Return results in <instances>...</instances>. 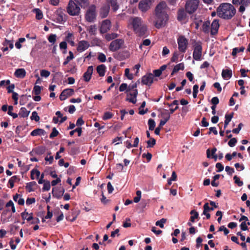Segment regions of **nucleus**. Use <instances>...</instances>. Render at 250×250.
<instances>
[{
	"mask_svg": "<svg viewBox=\"0 0 250 250\" xmlns=\"http://www.w3.org/2000/svg\"><path fill=\"white\" fill-rule=\"evenodd\" d=\"M166 8L167 4L165 1L160 2L155 8V26L157 28L164 26L168 20Z\"/></svg>",
	"mask_w": 250,
	"mask_h": 250,
	"instance_id": "f257e3e1",
	"label": "nucleus"
},
{
	"mask_svg": "<svg viewBox=\"0 0 250 250\" xmlns=\"http://www.w3.org/2000/svg\"><path fill=\"white\" fill-rule=\"evenodd\" d=\"M217 15L223 19H231L236 13L234 7L231 4L224 3L220 5L217 10Z\"/></svg>",
	"mask_w": 250,
	"mask_h": 250,
	"instance_id": "f03ea898",
	"label": "nucleus"
},
{
	"mask_svg": "<svg viewBox=\"0 0 250 250\" xmlns=\"http://www.w3.org/2000/svg\"><path fill=\"white\" fill-rule=\"evenodd\" d=\"M68 14L72 16H78L80 13L79 6L73 0H70L66 7Z\"/></svg>",
	"mask_w": 250,
	"mask_h": 250,
	"instance_id": "7ed1b4c3",
	"label": "nucleus"
},
{
	"mask_svg": "<svg viewBox=\"0 0 250 250\" xmlns=\"http://www.w3.org/2000/svg\"><path fill=\"white\" fill-rule=\"evenodd\" d=\"M96 8L95 5L93 4L89 7L85 15V19L87 21L92 22L96 19Z\"/></svg>",
	"mask_w": 250,
	"mask_h": 250,
	"instance_id": "20e7f679",
	"label": "nucleus"
},
{
	"mask_svg": "<svg viewBox=\"0 0 250 250\" xmlns=\"http://www.w3.org/2000/svg\"><path fill=\"white\" fill-rule=\"evenodd\" d=\"M178 49L181 53H185L188 45V40L183 35H180L177 39Z\"/></svg>",
	"mask_w": 250,
	"mask_h": 250,
	"instance_id": "39448f33",
	"label": "nucleus"
},
{
	"mask_svg": "<svg viewBox=\"0 0 250 250\" xmlns=\"http://www.w3.org/2000/svg\"><path fill=\"white\" fill-rule=\"evenodd\" d=\"M199 5L198 0H190L187 1L185 9L187 13H193L197 9Z\"/></svg>",
	"mask_w": 250,
	"mask_h": 250,
	"instance_id": "423d86ee",
	"label": "nucleus"
},
{
	"mask_svg": "<svg viewBox=\"0 0 250 250\" xmlns=\"http://www.w3.org/2000/svg\"><path fill=\"white\" fill-rule=\"evenodd\" d=\"M202 55V46L200 42H196L194 45V50L193 52V58L196 61L201 60Z\"/></svg>",
	"mask_w": 250,
	"mask_h": 250,
	"instance_id": "0eeeda50",
	"label": "nucleus"
},
{
	"mask_svg": "<svg viewBox=\"0 0 250 250\" xmlns=\"http://www.w3.org/2000/svg\"><path fill=\"white\" fill-rule=\"evenodd\" d=\"M124 43L123 39H116L112 41L110 44L109 48L112 52H115L120 49Z\"/></svg>",
	"mask_w": 250,
	"mask_h": 250,
	"instance_id": "6e6552de",
	"label": "nucleus"
},
{
	"mask_svg": "<svg viewBox=\"0 0 250 250\" xmlns=\"http://www.w3.org/2000/svg\"><path fill=\"white\" fill-rule=\"evenodd\" d=\"M64 188L62 187L53 188L52 189V195L58 199H61L64 193Z\"/></svg>",
	"mask_w": 250,
	"mask_h": 250,
	"instance_id": "1a4fd4ad",
	"label": "nucleus"
},
{
	"mask_svg": "<svg viewBox=\"0 0 250 250\" xmlns=\"http://www.w3.org/2000/svg\"><path fill=\"white\" fill-rule=\"evenodd\" d=\"M152 0H142L139 3V9L142 12H146L151 7Z\"/></svg>",
	"mask_w": 250,
	"mask_h": 250,
	"instance_id": "9d476101",
	"label": "nucleus"
},
{
	"mask_svg": "<svg viewBox=\"0 0 250 250\" xmlns=\"http://www.w3.org/2000/svg\"><path fill=\"white\" fill-rule=\"evenodd\" d=\"M154 75L151 73H147L142 78V83L143 84L150 86L153 82Z\"/></svg>",
	"mask_w": 250,
	"mask_h": 250,
	"instance_id": "9b49d317",
	"label": "nucleus"
},
{
	"mask_svg": "<svg viewBox=\"0 0 250 250\" xmlns=\"http://www.w3.org/2000/svg\"><path fill=\"white\" fill-rule=\"evenodd\" d=\"M111 26V21L109 20H105L102 22L100 31L102 34L107 33L110 29Z\"/></svg>",
	"mask_w": 250,
	"mask_h": 250,
	"instance_id": "f8f14e48",
	"label": "nucleus"
},
{
	"mask_svg": "<svg viewBox=\"0 0 250 250\" xmlns=\"http://www.w3.org/2000/svg\"><path fill=\"white\" fill-rule=\"evenodd\" d=\"M219 27L220 24L219 23V21L214 20L210 25V35L212 36L217 34Z\"/></svg>",
	"mask_w": 250,
	"mask_h": 250,
	"instance_id": "ddd939ff",
	"label": "nucleus"
},
{
	"mask_svg": "<svg viewBox=\"0 0 250 250\" xmlns=\"http://www.w3.org/2000/svg\"><path fill=\"white\" fill-rule=\"evenodd\" d=\"M74 91L72 88H66L64 89L60 95V99L61 101H64L68 97L72 96Z\"/></svg>",
	"mask_w": 250,
	"mask_h": 250,
	"instance_id": "4468645a",
	"label": "nucleus"
},
{
	"mask_svg": "<svg viewBox=\"0 0 250 250\" xmlns=\"http://www.w3.org/2000/svg\"><path fill=\"white\" fill-rule=\"evenodd\" d=\"M134 32L140 37H146L148 35L147 34V26L144 24L137 29L136 30H135Z\"/></svg>",
	"mask_w": 250,
	"mask_h": 250,
	"instance_id": "2eb2a0df",
	"label": "nucleus"
},
{
	"mask_svg": "<svg viewBox=\"0 0 250 250\" xmlns=\"http://www.w3.org/2000/svg\"><path fill=\"white\" fill-rule=\"evenodd\" d=\"M89 47V44L88 42L86 41H81L78 43L77 50L79 52H82L85 51Z\"/></svg>",
	"mask_w": 250,
	"mask_h": 250,
	"instance_id": "dca6fc26",
	"label": "nucleus"
},
{
	"mask_svg": "<svg viewBox=\"0 0 250 250\" xmlns=\"http://www.w3.org/2000/svg\"><path fill=\"white\" fill-rule=\"evenodd\" d=\"M110 9L109 5L108 4L104 5L100 10V16L101 18H106L109 13Z\"/></svg>",
	"mask_w": 250,
	"mask_h": 250,
	"instance_id": "f3484780",
	"label": "nucleus"
},
{
	"mask_svg": "<svg viewBox=\"0 0 250 250\" xmlns=\"http://www.w3.org/2000/svg\"><path fill=\"white\" fill-rule=\"evenodd\" d=\"M131 24L132 25L133 30L134 31L144 24L142 23L141 18L139 17H135L132 20Z\"/></svg>",
	"mask_w": 250,
	"mask_h": 250,
	"instance_id": "a211bd4d",
	"label": "nucleus"
},
{
	"mask_svg": "<svg viewBox=\"0 0 250 250\" xmlns=\"http://www.w3.org/2000/svg\"><path fill=\"white\" fill-rule=\"evenodd\" d=\"M93 72V66L91 65L88 66L86 72L84 73L83 75V79L85 82H88L90 80Z\"/></svg>",
	"mask_w": 250,
	"mask_h": 250,
	"instance_id": "6ab92c4d",
	"label": "nucleus"
},
{
	"mask_svg": "<svg viewBox=\"0 0 250 250\" xmlns=\"http://www.w3.org/2000/svg\"><path fill=\"white\" fill-rule=\"evenodd\" d=\"M232 73L231 69H223L222 72V76L225 80L229 79L232 77Z\"/></svg>",
	"mask_w": 250,
	"mask_h": 250,
	"instance_id": "aec40b11",
	"label": "nucleus"
},
{
	"mask_svg": "<svg viewBox=\"0 0 250 250\" xmlns=\"http://www.w3.org/2000/svg\"><path fill=\"white\" fill-rule=\"evenodd\" d=\"M162 116L164 119L161 120L160 121L159 124V126L160 127H163L166 124V123L169 120L170 117V114H168V113H162Z\"/></svg>",
	"mask_w": 250,
	"mask_h": 250,
	"instance_id": "412c9836",
	"label": "nucleus"
},
{
	"mask_svg": "<svg viewBox=\"0 0 250 250\" xmlns=\"http://www.w3.org/2000/svg\"><path fill=\"white\" fill-rule=\"evenodd\" d=\"M26 74L25 70L23 68H19L17 69L14 75L17 78H23Z\"/></svg>",
	"mask_w": 250,
	"mask_h": 250,
	"instance_id": "4be33fe9",
	"label": "nucleus"
},
{
	"mask_svg": "<svg viewBox=\"0 0 250 250\" xmlns=\"http://www.w3.org/2000/svg\"><path fill=\"white\" fill-rule=\"evenodd\" d=\"M187 15L183 9H180L177 12V20L179 21H182L185 20Z\"/></svg>",
	"mask_w": 250,
	"mask_h": 250,
	"instance_id": "5701e85b",
	"label": "nucleus"
},
{
	"mask_svg": "<svg viewBox=\"0 0 250 250\" xmlns=\"http://www.w3.org/2000/svg\"><path fill=\"white\" fill-rule=\"evenodd\" d=\"M20 180L18 176L15 175L11 177L8 181V184H9V188H12L14 186V183L19 182Z\"/></svg>",
	"mask_w": 250,
	"mask_h": 250,
	"instance_id": "b1692460",
	"label": "nucleus"
},
{
	"mask_svg": "<svg viewBox=\"0 0 250 250\" xmlns=\"http://www.w3.org/2000/svg\"><path fill=\"white\" fill-rule=\"evenodd\" d=\"M106 67L104 64H101L97 67V71L100 77L104 76Z\"/></svg>",
	"mask_w": 250,
	"mask_h": 250,
	"instance_id": "393cba45",
	"label": "nucleus"
},
{
	"mask_svg": "<svg viewBox=\"0 0 250 250\" xmlns=\"http://www.w3.org/2000/svg\"><path fill=\"white\" fill-rule=\"evenodd\" d=\"M184 64L183 63H180L174 66L172 71L171 73V76H173L175 73L178 72L180 70H184Z\"/></svg>",
	"mask_w": 250,
	"mask_h": 250,
	"instance_id": "a878e982",
	"label": "nucleus"
},
{
	"mask_svg": "<svg viewBox=\"0 0 250 250\" xmlns=\"http://www.w3.org/2000/svg\"><path fill=\"white\" fill-rule=\"evenodd\" d=\"M210 23L209 21L204 22L202 25V31L206 34L209 32Z\"/></svg>",
	"mask_w": 250,
	"mask_h": 250,
	"instance_id": "bb28decb",
	"label": "nucleus"
},
{
	"mask_svg": "<svg viewBox=\"0 0 250 250\" xmlns=\"http://www.w3.org/2000/svg\"><path fill=\"white\" fill-rule=\"evenodd\" d=\"M190 214L192 215L190 217L189 221L192 223L195 222V219L199 218L198 212L194 209L191 210Z\"/></svg>",
	"mask_w": 250,
	"mask_h": 250,
	"instance_id": "cd10ccee",
	"label": "nucleus"
},
{
	"mask_svg": "<svg viewBox=\"0 0 250 250\" xmlns=\"http://www.w3.org/2000/svg\"><path fill=\"white\" fill-rule=\"evenodd\" d=\"M45 131L41 128H37L32 131V136L44 135Z\"/></svg>",
	"mask_w": 250,
	"mask_h": 250,
	"instance_id": "c85d7f7f",
	"label": "nucleus"
},
{
	"mask_svg": "<svg viewBox=\"0 0 250 250\" xmlns=\"http://www.w3.org/2000/svg\"><path fill=\"white\" fill-rule=\"evenodd\" d=\"M30 111L27 110L25 107H21L20 109L19 115L21 117H26L28 116Z\"/></svg>",
	"mask_w": 250,
	"mask_h": 250,
	"instance_id": "c756f323",
	"label": "nucleus"
},
{
	"mask_svg": "<svg viewBox=\"0 0 250 250\" xmlns=\"http://www.w3.org/2000/svg\"><path fill=\"white\" fill-rule=\"evenodd\" d=\"M33 12L36 14V19L40 20L42 19L43 14L42 11L39 8H35L33 9Z\"/></svg>",
	"mask_w": 250,
	"mask_h": 250,
	"instance_id": "7c9ffc66",
	"label": "nucleus"
},
{
	"mask_svg": "<svg viewBox=\"0 0 250 250\" xmlns=\"http://www.w3.org/2000/svg\"><path fill=\"white\" fill-rule=\"evenodd\" d=\"M21 216L23 220H26L28 221L31 220V213L27 212L26 209H25L24 211L21 213Z\"/></svg>",
	"mask_w": 250,
	"mask_h": 250,
	"instance_id": "2f4dec72",
	"label": "nucleus"
},
{
	"mask_svg": "<svg viewBox=\"0 0 250 250\" xmlns=\"http://www.w3.org/2000/svg\"><path fill=\"white\" fill-rule=\"evenodd\" d=\"M118 37V34L115 33H108L105 35V39L108 41H110L111 40H114Z\"/></svg>",
	"mask_w": 250,
	"mask_h": 250,
	"instance_id": "473e14b6",
	"label": "nucleus"
},
{
	"mask_svg": "<svg viewBox=\"0 0 250 250\" xmlns=\"http://www.w3.org/2000/svg\"><path fill=\"white\" fill-rule=\"evenodd\" d=\"M107 1L111 4L114 11H116L118 9L119 5L117 4V0H107Z\"/></svg>",
	"mask_w": 250,
	"mask_h": 250,
	"instance_id": "72a5a7b5",
	"label": "nucleus"
},
{
	"mask_svg": "<svg viewBox=\"0 0 250 250\" xmlns=\"http://www.w3.org/2000/svg\"><path fill=\"white\" fill-rule=\"evenodd\" d=\"M232 3L234 5H241L244 3V5H249L250 3V0H232Z\"/></svg>",
	"mask_w": 250,
	"mask_h": 250,
	"instance_id": "f704fd0d",
	"label": "nucleus"
},
{
	"mask_svg": "<svg viewBox=\"0 0 250 250\" xmlns=\"http://www.w3.org/2000/svg\"><path fill=\"white\" fill-rule=\"evenodd\" d=\"M13 200L15 202H18V203L20 205H23L24 204V200L23 198H19V195L16 194L13 196Z\"/></svg>",
	"mask_w": 250,
	"mask_h": 250,
	"instance_id": "c9c22d12",
	"label": "nucleus"
},
{
	"mask_svg": "<svg viewBox=\"0 0 250 250\" xmlns=\"http://www.w3.org/2000/svg\"><path fill=\"white\" fill-rule=\"evenodd\" d=\"M69 55L66 57L65 60L63 62V65L67 64L68 63L74 58L73 53L71 51H69Z\"/></svg>",
	"mask_w": 250,
	"mask_h": 250,
	"instance_id": "e433bc0d",
	"label": "nucleus"
},
{
	"mask_svg": "<svg viewBox=\"0 0 250 250\" xmlns=\"http://www.w3.org/2000/svg\"><path fill=\"white\" fill-rule=\"evenodd\" d=\"M156 143V140L153 138H150L149 140L146 141L147 148L153 147Z\"/></svg>",
	"mask_w": 250,
	"mask_h": 250,
	"instance_id": "4c0bfd02",
	"label": "nucleus"
},
{
	"mask_svg": "<svg viewBox=\"0 0 250 250\" xmlns=\"http://www.w3.org/2000/svg\"><path fill=\"white\" fill-rule=\"evenodd\" d=\"M28 97L30 96H27L26 95H22L20 98V103L21 105L25 104L28 100Z\"/></svg>",
	"mask_w": 250,
	"mask_h": 250,
	"instance_id": "58836bf2",
	"label": "nucleus"
},
{
	"mask_svg": "<svg viewBox=\"0 0 250 250\" xmlns=\"http://www.w3.org/2000/svg\"><path fill=\"white\" fill-rule=\"evenodd\" d=\"M244 50H245V47L243 46H242L240 48H237V47L234 48L232 50L231 55L233 56H235L238 53L241 52H243Z\"/></svg>",
	"mask_w": 250,
	"mask_h": 250,
	"instance_id": "ea45409f",
	"label": "nucleus"
},
{
	"mask_svg": "<svg viewBox=\"0 0 250 250\" xmlns=\"http://www.w3.org/2000/svg\"><path fill=\"white\" fill-rule=\"evenodd\" d=\"M148 125L149 129L150 130H153L156 125L155 122L153 119H149L148 121Z\"/></svg>",
	"mask_w": 250,
	"mask_h": 250,
	"instance_id": "a19ab883",
	"label": "nucleus"
},
{
	"mask_svg": "<svg viewBox=\"0 0 250 250\" xmlns=\"http://www.w3.org/2000/svg\"><path fill=\"white\" fill-rule=\"evenodd\" d=\"M113 115H114L111 112L107 111V112H104V113L102 117V119H103V120L105 121V120H107L112 118L113 117Z\"/></svg>",
	"mask_w": 250,
	"mask_h": 250,
	"instance_id": "79ce46f5",
	"label": "nucleus"
},
{
	"mask_svg": "<svg viewBox=\"0 0 250 250\" xmlns=\"http://www.w3.org/2000/svg\"><path fill=\"white\" fill-rule=\"evenodd\" d=\"M45 148L43 146H39L35 149V152L39 155L42 154L44 153Z\"/></svg>",
	"mask_w": 250,
	"mask_h": 250,
	"instance_id": "37998d69",
	"label": "nucleus"
},
{
	"mask_svg": "<svg viewBox=\"0 0 250 250\" xmlns=\"http://www.w3.org/2000/svg\"><path fill=\"white\" fill-rule=\"evenodd\" d=\"M97 27L96 25H91L89 27L88 31L91 35H95L96 34Z\"/></svg>",
	"mask_w": 250,
	"mask_h": 250,
	"instance_id": "c03bdc74",
	"label": "nucleus"
},
{
	"mask_svg": "<svg viewBox=\"0 0 250 250\" xmlns=\"http://www.w3.org/2000/svg\"><path fill=\"white\" fill-rule=\"evenodd\" d=\"M42 88V86L35 85L33 88V92L35 95H39L41 93V90Z\"/></svg>",
	"mask_w": 250,
	"mask_h": 250,
	"instance_id": "a18cd8bd",
	"label": "nucleus"
},
{
	"mask_svg": "<svg viewBox=\"0 0 250 250\" xmlns=\"http://www.w3.org/2000/svg\"><path fill=\"white\" fill-rule=\"evenodd\" d=\"M50 188V183L48 181L44 182L43 187L42 188V191H48Z\"/></svg>",
	"mask_w": 250,
	"mask_h": 250,
	"instance_id": "49530a36",
	"label": "nucleus"
},
{
	"mask_svg": "<svg viewBox=\"0 0 250 250\" xmlns=\"http://www.w3.org/2000/svg\"><path fill=\"white\" fill-rule=\"evenodd\" d=\"M77 3H79L80 5L82 7H85V6H87L88 5V1L87 0H75Z\"/></svg>",
	"mask_w": 250,
	"mask_h": 250,
	"instance_id": "de8ad7c7",
	"label": "nucleus"
},
{
	"mask_svg": "<svg viewBox=\"0 0 250 250\" xmlns=\"http://www.w3.org/2000/svg\"><path fill=\"white\" fill-rule=\"evenodd\" d=\"M234 183L237 184L239 187H241L243 185V182L240 180V178L237 176L235 175L233 177Z\"/></svg>",
	"mask_w": 250,
	"mask_h": 250,
	"instance_id": "09e8293b",
	"label": "nucleus"
},
{
	"mask_svg": "<svg viewBox=\"0 0 250 250\" xmlns=\"http://www.w3.org/2000/svg\"><path fill=\"white\" fill-rule=\"evenodd\" d=\"M166 219L162 218L156 222V225L159 226L161 228H163L164 227V224L166 222Z\"/></svg>",
	"mask_w": 250,
	"mask_h": 250,
	"instance_id": "8fccbe9b",
	"label": "nucleus"
},
{
	"mask_svg": "<svg viewBox=\"0 0 250 250\" xmlns=\"http://www.w3.org/2000/svg\"><path fill=\"white\" fill-rule=\"evenodd\" d=\"M40 74L42 77L47 78L50 75V73L48 70L42 69L41 71Z\"/></svg>",
	"mask_w": 250,
	"mask_h": 250,
	"instance_id": "3c124183",
	"label": "nucleus"
},
{
	"mask_svg": "<svg viewBox=\"0 0 250 250\" xmlns=\"http://www.w3.org/2000/svg\"><path fill=\"white\" fill-rule=\"evenodd\" d=\"M204 210L205 213L206 212H209V211H212V210H214V208L213 207H209V205H208V203H206L204 204Z\"/></svg>",
	"mask_w": 250,
	"mask_h": 250,
	"instance_id": "603ef678",
	"label": "nucleus"
},
{
	"mask_svg": "<svg viewBox=\"0 0 250 250\" xmlns=\"http://www.w3.org/2000/svg\"><path fill=\"white\" fill-rule=\"evenodd\" d=\"M11 207L12 211L13 213H15L16 212L15 208L14 207V205L12 201L10 200L6 204V207Z\"/></svg>",
	"mask_w": 250,
	"mask_h": 250,
	"instance_id": "864d4df0",
	"label": "nucleus"
},
{
	"mask_svg": "<svg viewBox=\"0 0 250 250\" xmlns=\"http://www.w3.org/2000/svg\"><path fill=\"white\" fill-rule=\"evenodd\" d=\"M234 114V112H231L229 114H226L225 115V121L229 123L231 121L232 118L233 117Z\"/></svg>",
	"mask_w": 250,
	"mask_h": 250,
	"instance_id": "5fc2aeb1",
	"label": "nucleus"
},
{
	"mask_svg": "<svg viewBox=\"0 0 250 250\" xmlns=\"http://www.w3.org/2000/svg\"><path fill=\"white\" fill-rule=\"evenodd\" d=\"M199 86L197 84H195L193 87V97L196 98L198 92Z\"/></svg>",
	"mask_w": 250,
	"mask_h": 250,
	"instance_id": "6e6d98bb",
	"label": "nucleus"
},
{
	"mask_svg": "<svg viewBox=\"0 0 250 250\" xmlns=\"http://www.w3.org/2000/svg\"><path fill=\"white\" fill-rule=\"evenodd\" d=\"M237 140L235 138H231L228 142V145L230 147H233L237 143Z\"/></svg>",
	"mask_w": 250,
	"mask_h": 250,
	"instance_id": "4d7b16f0",
	"label": "nucleus"
},
{
	"mask_svg": "<svg viewBox=\"0 0 250 250\" xmlns=\"http://www.w3.org/2000/svg\"><path fill=\"white\" fill-rule=\"evenodd\" d=\"M125 75L127 78L129 80H132L133 79V76L132 74L129 73V69L126 68L125 70Z\"/></svg>",
	"mask_w": 250,
	"mask_h": 250,
	"instance_id": "13d9d810",
	"label": "nucleus"
},
{
	"mask_svg": "<svg viewBox=\"0 0 250 250\" xmlns=\"http://www.w3.org/2000/svg\"><path fill=\"white\" fill-rule=\"evenodd\" d=\"M56 35L51 34L48 38V40L50 43H54L56 41Z\"/></svg>",
	"mask_w": 250,
	"mask_h": 250,
	"instance_id": "bf43d9fd",
	"label": "nucleus"
},
{
	"mask_svg": "<svg viewBox=\"0 0 250 250\" xmlns=\"http://www.w3.org/2000/svg\"><path fill=\"white\" fill-rule=\"evenodd\" d=\"M59 134L58 131L56 129L55 127H53L52 129V131L50 133L49 135L50 138H53L55 137H56Z\"/></svg>",
	"mask_w": 250,
	"mask_h": 250,
	"instance_id": "052dcab7",
	"label": "nucleus"
},
{
	"mask_svg": "<svg viewBox=\"0 0 250 250\" xmlns=\"http://www.w3.org/2000/svg\"><path fill=\"white\" fill-rule=\"evenodd\" d=\"M98 59L101 62H104L106 61V56L104 54H103L102 53H99V54L98 55Z\"/></svg>",
	"mask_w": 250,
	"mask_h": 250,
	"instance_id": "680f3d73",
	"label": "nucleus"
},
{
	"mask_svg": "<svg viewBox=\"0 0 250 250\" xmlns=\"http://www.w3.org/2000/svg\"><path fill=\"white\" fill-rule=\"evenodd\" d=\"M151 43V41L149 39H145L143 41V42L142 44H141L139 46V48L140 49H142V46H148Z\"/></svg>",
	"mask_w": 250,
	"mask_h": 250,
	"instance_id": "e2e57ef3",
	"label": "nucleus"
},
{
	"mask_svg": "<svg viewBox=\"0 0 250 250\" xmlns=\"http://www.w3.org/2000/svg\"><path fill=\"white\" fill-rule=\"evenodd\" d=\"M243 126V124L242 123H240L238 125L237 128L233 129L232 132L235 134H238Z\"/></svg>",
	"mask_w": 250,
	"mask_h": 250,
	"instance_id": "0e129e2a",
	"label": "nucleus"
},
{
	"mask_svg": "<svg viewBox=\"0 0 250 250\" xmlns=\"http://www.w3.org/2000/svg\"><path fill=\"white\" fill-rule=\"evenodd\" d=\"M217 168L216 171L217 172H220L223 170L224 169V166L221 163H217L215 166Z\"/></svg>",
	"mask_w": 250,
	"mask_h": 250,
	"instance_id": "69168bd1",
	"label": "nucleus"
},
{
	"mask_svg": "<svg viewBox=\"0 0 250 250\" xmlns=\"http://www.w3.org/2000/svg\"><path fill=\"white\" fill-rule=\"evenodd\" d=\"M128 88L127 84L125 83H123L121 84L119 87V91L121 92L124 91L125 90H126Z\"/></svg>",
	"mask_w": 250,
	"mask_h": 250,
	"instance_id": "338daca9",
	"label": "nucleus"
},
{
	"mask_svg": "<svg viewBox=\"0 0 250 250\" xmlns=\"http://www.w3.org/2000/svg\"><path fill=\"white\" fill-rule=\"evenodd\" d=\"M225 170L227 172L228 174L229 175H231L234 172V169L233 168H232L229 166H226L225 167Z\"/></svg>",
	"mask_w": 250,
	"mask_h": 250,
	"instance_id": "774afa93",
	"label": "nucleus"
}]
</instances>
